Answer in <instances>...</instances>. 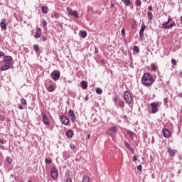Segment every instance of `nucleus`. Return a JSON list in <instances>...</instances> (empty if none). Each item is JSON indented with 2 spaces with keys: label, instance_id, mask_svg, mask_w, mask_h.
<instances>
[{
  "label": "nucleus",
  "instance_id": "f257e3e1",
  "mask_svg": "<svg viewBox=\"0 0 182 182\" xmlns=\"http://www.w3.org/2000/svg\"><path fill=\"white\" fill-rule=\"evenodd\" d=\"M141 83L144 86H151V85L154 83V80L151 75L148 73H145L141 77Z\"/></svg>",
  "mask_w": 182,
  "mask_h": 182
},
{
  "label": "nucleus",
  "instance_id": "f03ea898",
  "mask_svg": "<svg viewBox=\"0 0 182 182\" xmlns=\"http://www.w3.org/2000/svg\"><path fill=\"white\" fill-rule=\"evenodd\" d=\"M50 176L53 180H56V178H58V169H56V168L55 167L51 168Z\"/></svg>",
  "mask_w": 182,
  "mask_h": 182
},
{
  "label": "nucleus",
  "instance_id": "7ed1b4c3",
  "mask_svg": "<svg viewBox=\"0 0 182 182\" xmlns=\"http://www.w3.org/2000/svg\"><path fill=\"white\" fill-rule=\"evenodd\" d=\"M51 77L54 80H59V78L60 77V72L58 70H54L51 73Z\"/></svg>",
  "mask_w": 182,
  "mask_h": 182
},
{
  "label": "nucleus",
  "instance_id": "20e7f679",
  "mask_svg": "<svg viewBox=\"0 0 182 182\" xmlns=\"http://www.w3.org/2000/svg\"><path fill=\"white\" fill-rule=\"evenodd\" d=\"M124 97L125 102H127V103H128V104L132 103V95H130V92L129 91H126L124 92Z\"/></svg>",
  "mask_w": 182,
  "mask_h": 182
},
{
  "label": "nucleus",
  "instance_id": "39448f33",
  "mask_svg": "<svg viewBox=\"0 0 182 182\" xmlns=\"http://www.w3.org/2000/svg\"><path fill=\"white\" fill-rule=\"evenodd\" d=\"M67 12L71 16H75V18H79V14H77V11H72L70 8H67Z\"/></svg>",
  "mask_w": 182,
  "mask_h": 182
},
{
  "label": "nucleus",
  "instance_id": "423d86ee",
  "mask_svg": "<svg viewBox=\"0 0 182 182\" xmlns=\"http://www.w3.org/2000/svg\"><path fill=\"white\" fill-rule=\"evenodd\" d=\"M60 122L63 124H65V126H68V124H69L70 120H69V119L63 115H61L60 117Z\"/></svg>",
  "mask_w": 182,
  "mask_h": 182
},
{
  "label": "nucleus",
  "instance_id": "0eeeda50",
  "mask_svg": "<svg viewBox=\"0 0 182 182\" xmlns=\"http://www.w3.org/2000/svg\"><path fill=\"white\" fill-rule=\"evenodd\" d=\"M151 106L152 107V113H157V112H159V104L156 103V102H152L151 104Z\"/></svg>",
  "mask_w": 182,
  "mask_h": 182
},
{
  "label": "nucleus",
  "instance_id": "6e6552de",
  "mask_svg": "<svg viewBox=\"0 0 182 182\" xmlns=\"http://www.w3.org/2000/svg\"><path fill=\"white\" fill-rule=\"evenodd\" d=\"M144 31H146V25H144V23H142L139 31V38H143L144 36Z\"/></svg>",
  "mask_w": 182,
  "mask_h": 182
},
{
  "label": "nucleus",
  "instance_id": "1a4fd4ad",
  "mask_svg": "<svg viewBox=\"0 0 182 182\" xmlns=\"http://www.w3.org/2000/svg\"><path fill=\"white\" fill-rule=\"evenodd\" d=\"M163 134L166 139H168V137H170V136H171V133L170 132V131L166 128H164L163 129Z\"/></svg>",
  "mask_w": 182,
  "mask_h": 182
},
{
  "label": "nucleus",
  "instance_id": "9d476101",
  "mask_svg": "<svg viewBox=\"0 0 182 182\" xmlns=\"http://www.w3.org/2000/svg\"><path fill=\"white\" fill-rule=\"evenodd\" d=\"M43 116V122L46 126H48L49 124V119H48V117H46V114L45 113L41 114Z\"/></svg>",
  "mask_w": 182,
  "mask_h": 182
},
{
  "label": "nucleus",
  "instance_id": "9b49d317",
  "mask_svg": "<svg viewBox=\"0 0 182 182\" xmlns=\"http://www.w3.org/2000/svg\"><path fill=\"white\" fill-rule=\"evenodd\" d=\"M69 114L71 117V122H73V123L75 122V120H76V116L75 115V112H73V110L70 109Z\"/></svg>",
  "mask_w": 182,
  "mask_h": 182
},
{
  "label": "nucleus",
  "instance_id": "f8f14e48",
  "mask_svg": "<svg viewBox=\"0 0 182 182\" xmlns=\"http://www.w3.org/2000/svg\"><path fill=\"white\" fill-rule=\"evenodd\" d=\"M4 61L7 62L6 63L9 65H11V62H12V57L11 56H6L4 58Z\"/></svg>",
  "mask_w": 182,
  "mask_h": 182
},
{
  "label": "nucleus",
  "instance_id": "ddd939ff",
  "mask_svg": "<svg viewBox=\"0 0 182 182\" xmlns=\"http://www.w3.org/2000/svg\"><path fill=\"white\" fill-rule=\"evenodd\" d=\"M42 29L41 28H38L36 29V32L35 33V38H41V33H42Z\"/></svg>",
  "mask_w": 182,
  "mask_h": 182
},
{
  "label": "nucleus",
  "instance_id": "4468645a",
  "mask_svg": "<svg viewBox=\"0 0 182 182\" xmlns=\"http://www.w3.org/2000/svg\"><path fill=\"white\" fill-rule=\"evenodd\" d=\"M65 136H67V137L68 139H72V137H73V131L72 130H68L66 133H65Z\"/></svg>",
  "mask_w": 182,
  "mask_h": 182
},
{
  "label": "nucleus",
  "instance_id": "2eb2a0df",
  "mask_svg": "<svg viewBox=\"0 0 182 182\" xmlns=\"http://www.w3.org/2000/svg\"><path fill=\"white\" fill-rule=\"evenodd\" d=\"M10 68H11V64L6 63V65L1 67V70L4 72L5 70H8V69H10Z\"/></svg>",
  "mask_w": 182,
  "mask_h": 182
},
{
  "label": "nucleus",
  "instance_id": "dca6fc26",
  "mask_svg": "<svg viewBox=\"0 0 182 182\" xmlns=\"http://www.w3.org/2000/svg\"><path fill=\"white\" fill-rule=\"evenodd\" d=\"M0 26L1 29H6V23H5V20L2 19L0 23Z\"/></svg>",
  "mask_w": 182,
  "mask_h": 182
},
{
  "label": "nucleus",
  "instance_id": "f3484780",
  "mask_svg": "<svg viewBox=\"0 0 182 182\" xmlns=\"http://www.w3.org/2000/svg\"><path fill=\"white\" fill-rule=\"evenodd\" d=\"M168 153H169L172 157L176 156V152H174V150L171 149V148H168Z\"/></svg>",
  "mask_w": 182,
  "mask_h": 182
},
{
  "label": "nucleus",
  "instance_id": "a211bd4d",
  "mask_svg": "<svg viewBox=\"0 0 182 182\" xmlns=\"http://www.w3.org/2000/svg\"><path fill=\"white\" fill-rule=\"evenodd\" d=\"M127 134H128L129 136L132 139V140H133V139H134V136H136V133H134V132H132V131H129V132H127Z\"/></svg>",
  "mask_w": 182,
  "mask_h": 182
},
{
  "label": "nucleus",
  "instance_id": "6ab92c4d",
  "mask_svg": "<svg viewBox=\"0 0 182 182\" xmlns=\"http://www.w3.org/2000/svg\"><path fill=\"white\" fill-rule=\"evenodd\" d=\"M83 89H87V82L83 80L81 82Z\"/></svg>",
  "mask_w": 182,
  "mask_h": 182
},
{
  "label": "nucleus",
  "instance_id": "aec40b11",
  "mask_svg": "<svg viewBox=\"0 0 182 182\" xmlns=\"http://www.w3.org/2000/svg\"><path fill=\"white\" fill-rule=\"evenodd\" d=\"M82 182H90V178L87 176H85L82 178Z\"/></svg>",
  "mask_w": 182,
  "mask_h": 182
},
{
  "label": "nucleus",
  "instance_id": "412c9836",
  "mask_svg": "<svg viewBox=\"0 0 182 182\" xmlns=\"http://www.w3.org/2000/svg\"><path fill=\"white\" fill-rule=\"evenodd\" d=\"M126 6H130V0H122Z\"/></svg>",
  "mask_w": 182,
  "mask_h": 182
},
{
  "label": "nucleus",
  "instance_id": "4be33fe9",
  "mask_svg": "<svg viewBox=\"0 0 182 182\" xmlns=\"http://www.w3.org/2000/svg\"><path fill=\"white\" fill-rule=\"evenodd\" d=\"M41 11L43 14H48V7L46 6L41 7Z\"/></svg>",
  "mask_w": 182,
  "mask_h": 182
},
{
  "label": "nucleus",
  "instance_id": "5701e85b",
  "mask_svg": "<svg viewBox=\"0 0 182 182\" xmlns=\"http://www.w3.org/2000/svg\"><path fill=\"white\" fill-rule=\"evenodd\" d=\"M47 90H48V92H53V90H55V87H53V85H50L48 88Z\"/></svg>",
  "mask_w": 182,
  "mask_h": 182
},
{
  "label": "nucleus",
  "instance_id": "b1692460",
  "mask_svg": "<svg viewBox=\"0 0 182 182\" xmlns=\"http://www.w3.org/2000/svg\"><path fill=\"white\" fill-rule=\"evenodd\" d=\"M81 38H86L87 36V33L86 31H80Z\"/></svg>",
  "mask_w": 182,
  "mask_h": 182
},
{
  "label": "nucleus",
  "instance_id": "393cba45",
  "mask_svg": "<svg viewBox=\"0 0 182 182\" xmlns=\"http://www.w3.org/2000/svg\"><path fill=\"white\" fill-rule=\"evenodd\" d=\"M133 50H134V52H136V53H139V52H140V48H139V47H137L136 46H134L133 47Z\"/></svg>",
  "mask_w": 182,
  "mask_h": 182
},
{
  "label": "nucleus",
  "instance_id": "a878e982",
  "mask_svg": "<svg viewBox=\"0 0 182 182\" xmlns=\"http://www.w3.org/2000/svg\"><path fill=\"white\" fill-rule=\"evenodd\" d=\"M96 93L97 95H102V93H103V90H102V89H100V88H97L96 89Z\"/></svg>",
  "mask_w": 182,
  "mask_h": 182
},
{
  "label": "nucleus",
  "instance_id": "bb28decb",
  "mask_svg": "<svg viewBox=\"0 0 182 182\" xmlns=\"http://www.w3.org/2000/svg\"><path fill=\"white\" fill-rule=\"evenodd\" d=\"M124 145H125V147H127V149H129L130 150V149H132V146L127 143V141H124Z\"/></svg>",
  "mask_w": 182,
  "mask_h": 182
},
{
  "label": "nucleus",
  "instance_id": "cd10ccee",
  "mask_svg": "<svg viewBox=\"0 0 182 182\" xmlns=\"http://www.w3.org/2000/svg\"><path fill=\"white\" fill-rule=\"evenodd\" d=\"M33 49H34L35 52H38V50H39V45H38V44L34 45Z\"/></svg>",
  "mask_w": 182,
  "mask_h": 182
},
{
  "label": "nucleus",
  "instance_id": "c85d7f7f",
  "mask_svg": "<svg viewBox=\"0 0 182 182\" xmlns=\"http://www.w3.org/2000/svg\"><path fill=\"white\" fill-rule=\"evenodd\" d=\"M151 70H154V72L157 70V66H156V64H151Z\"/></svg>",
  "mask_w": 182,
  "mask_h": 182
},
{
  "label": "nucleus",
  "instance_id": "c756f323",
  "mask_svg": "<svg viewBox=\"0 0 182 182\" xmlns=\"http://www.w3.org/2000/svg\"><path fill=\"white\" fill-rule=\"evenodd\" d=\"M111 132H112L113 133H117V127H111Z\"/></svg>",
  "mask_w": 182,
  "mask_h": 182
},
{
  "label": "nucleus",
  "instance_id": "7c9ffc66",
  "mask_svg": "<svg viewBox=\"0 0 182 182\" xmlns=\"http://www.w3.org/2000/svg\"><path fill=\"white\" fill-rule=\"evenodd\" d=\"M163 28L164 29H168V23H167V22L164 23H163Z\"/></svg>",
  "mask_w": 182,
  "mask_h": 182
},
{
  "label": "nucleus",
  "instance_id": "2f4dec72",
  "mask_svg": "<svg viewBox=\"0 0 182 182\" xmlns=\"http://www.w3.org/2000/svg\"><path fill=\"white\" fill-rule=\"evenodd\" d=\"M119 107H122V108L124 107V102L120 101L119 102Z\"/></svg>",
  "mask_w": 182,
  "mask_h": 182
},
{
  "label": "nucleus",
  "instance_id": "473e14b6",
  "mask_svg": "<svg viewBox=\"0 0 182 182\" xmlns=\"http://www.w3.org/2000/svg\"><path fill=\"white\" fill-rule=\"evenodd\" d=\"M171 63H172V65H173V66L177 65V61L176 60V59H172L171 60Z\"/></svg>",
  "mask_w": 182,
  "mask_h": 182
},
{
  "label": "nucleus",
  "instance_id": "72a5a7b5",
  "mask_svg": "<svg viewBox=\"0 0 182 182\" xmlns=\"http://www.w3.org/2000/svg\"><path fill=\"white\" fill-rule=\"evenodd\" d=\"M148 18L150 20L153 19V14L148 12Z\"/></svg>",
  "mask_w": 182,
  "mask_h": 182
},
{
  "label": "nucleus",
  "instance_id": "f704fd0d",
  "mask_svg": "<svg viewBox=\"0 0 182 182\" xmlns=\"http://www.w3.org/2000/svg\"><path fill=\"white\" fill-rule=\"evenodd\" d=\"M173 26H176V23H172L169 24L168 29H171V28H173Z\"/></svg>",
  "mask_w": 182,
  "mask_h": 182
},
{
  "label": "nucleus",
  "instance_id": "c9c22d12",
  "mask_svg": "<svg viewBox=\"0 0 182 182\" xmlns=\"http://www.w3.org/2000/svg\"><path fill=\"white\" fill-rule=\"evenodd\" d=\"M45 161L46 164H50V163H52V160L48 159H46Z\"/></svg>",
  "mask_w": 182,
  "mask_h": 182
},
{
  "label": "nucleus",
  "instance_id": "e433bc0d",
  "mask_svg": "<svg viewBox=\"0 0 182 182\" xmlns=\"http://www.w3.org/2000/svg\"><path fill=\"white\" fill-rule=\"evenodd\" d=\"M121 33H122V36H125L126 30H124V28H122V31H121Z\"/></svg>",
  "mask_w": 182,
  "mask_h": 182
},
{
  "label": "nucleus",
  "instance_id": "4c0bfd02",
  "mask_svg": "<svg viewBox=\"0 0 182 182\" xmlns=\"http://www.w3.org/2000/svg\"><path fill=\"white\" fill-rule=\"evenodd\" d=\"M21 105H26V99H21Z\"/></svg>",
  "mask_w": 182,
  "mask_h": 182
},
{
  "label": "nucleus",
  "instance_id": "58836bf2",
  "mask_svg": "<svg viewBox=\"0 0 182 182\" xmlns=\"http://www.w3.org/2000/svg\"><path fill=\"white\" fill-rule=\"evenodd\" d=\"M137 170H139V171H141V170H143V166L141 165H138Z\"/></svg>",
  "mask_w": 182,
  "mask_h": 182
},
{
  "label": "nucleus",
  "instance_id": "ea45409f",
  "mask_svg": "<svg viewBox=\"0 0 182 182\" xmlns=\"http://www.w3.org/2000/svg\"><path fill=\"white\" fill-rule=\"evenodd\" d=\"M136 5H137V6H141V1L137 0L136 1Z\"/></svg>",
  "mask_w": 182,
  "mask_h": 182
},
{
  "label": "nucleus",
  "instance_id": "a19ab883",
  "mask_svg": "<svg viewBox=\"0 0 182 182\" xmlns=\"http://www.w3.org/2000/svg\"><path fill=\"white\" fill-rule=\"evenodd\" d=\"M6 160H7V163H9V164H11V163H12V159H11V157H7Z\"/></svg>",
  "mask_w": 182,
  "mask_h": 182
},
{
  "label": "nucleus",
  "instance_id": "79ce46f5",
  "mask_svg": "<svg viewBox=\"0 0 182 182\" xmlns=\"http://www.w3.org/2000/svg\"><path fill=\"white\" fill-rule=\"evenodd\" d=\"M54 18H55V19H59V18H60L59 14H54Z\"/></svg>",
  "mask_w": 182,
  "mask_h": 182
},
{
  "label": "nucleus",
  "instance_id": "37998d69",
  "mask_svg": "<svg viewBox=\"0 0 182 182\" xmlns=\"http://www.w3.org/2000/svg\"><path fill=\"white\" fill-rule=\"evenodd\" d=\"M2 56H5V53L2 51H0V58H2Z\"/></svg>",
  "mask_w": 182,
  "mask_h": 182
},
{
  "label": "nucleus",
  "instance_id": "c03bdc74",
  "mask_svg": "<svg viewBox=\"0 0 182 182\" xmlns=\"http://www.w3.org/2000/svg\"><path fill=\"white\" fill-rule=\"evenodd\" d=\"M137 161V156L134 155L133 157V161Z\"/></svg>",
  "mask_w": 182,
  "mask_h": 182
},
{
  "label": "nucleus",
  "instance_id": "a18cd8bd",
  "mask_svg": "<svg viewBox=\"0 0 182 182\" xmlns=\"http://www.w3.org/2000/svg\"><path fill=\"white\" fill-rule=\"evenodd\" d=\"M43 26H46V25H47L46 21H45V19H43Z\"/></svg>",
  "mask_w": 182,
  "mask_h": 182
},
{
  "label": "nucleus",
  "instance_id": "49530a36",
  "mask_svg": "<svg viewBox=\"0 0 182 182\" xmlns=\"http://www.w3.org/2000/svg\"><path fill=\"white\" fill-rule=\"evenodd\" d=\"M164 103L165 105H167V103H168V100H167V98H164Z\"/></svg>",
  "mask_w": 182,
  "mask_h": 182
},
{
  "label": "nucleus",
  "instance_id": "de8ad7c7",
  "mask_svg": "<svg viewBox=\"0 0 182 182\" xmlns=\"http://www.w3.org/2000/svg\"><path fill=\"white\" fill-rule=\"evenodd\" d=\"M65 182H72V178H68L65 180Z\"/></svg>",
  "mask_w": 182,
  "mask_h": 182
},
{
  "label": "nucleus",
  "instance_id": "09e8293b",
  "mask_svg": "<svg viewBox=\"0 0 182 182\" xmlns=\"http://www.w3.org/2000/svg\"><path fill=\"white\" fill-rule=\"evenodd\" d=\"M0 149L1 150H5V146H4L3 145L0 144Z\"/></svg>",
  "mask_w": 182,
  "mask_h": 182
},
{
  "label": "nucleus",
  "instance_id": "8fccbe9b",
  "mask_svg": "<svg viewBox=\"0 0 182 182\" xmlns=\"http://www.w3.org/2000/svg\"><path fill=\"white\" fill-rule=\"evenodd\" d=\"M70 149H72V150H73L75 146L74 144H71V145L70 146Z\"/></svg>",
  "mask_w": 182,
  "mask_h": 182
},
{
  "label": "nucleus",
  "instance_id": "3c124183",
  "mask_svg": "<svg viewBox=\"0 0 182 182\" xmlns=\"http://www.w3.org/2000/svg\"><path fill=\"white\" fill-rule=\"evenodd\" d=\"M1 144H5V141L0 139Z\"/></svg>",
  "mask_w": 182,
  "mask_h": 182
},
{
  "label": "nucleus",
  "instance_id": "603ef678",
  "mask_svg": "<svg viewBox=\"0 0 182 182\" xmlns=\"http://www.w3.org/2000/svg\"><path fill=\"white\" fill-rule=\"evenodd\" d=\"M18 109H20V110H22L23 109V106L19 105L18 106Z\"/></svg>",
  "mask_w": 182,
  "mask_h": 182
},
{
  "label": "nucleus",
  "instance_id": "864d4df0",
  "mask_svg": "<svg viewBox=\"0 0 182 182\" xmlns=\"http://www.w3.org/2000/svg\"><path fill=\"white\" fill-rule=\"evenodd\" d=\"M169 22H171V17H169L168 19V21H166V23H168Z\"/></svg>",
  "mask_w": 182,
  "mask_h": 182
},
{
  "label": "nucleus",
  "instance_id": "5fc2aeb1",
  "mask_svg": "<svg viewBox=\"0 0 182 182\" xmlns=\"http://www.w3.org/2000/svg\"><path fill=\"white\" fill-rule=\"evenodd\" d=\"M129 150L132 151V153L134 154V149L131 148Z\"/></svg>",
  "mask_w": 182,
  "mask_h": 182
},
{
  "label": "nucleus",
  "instance_id": "6e6d98bb",
  "mask_svg": "<svg viewBox=\"0 0 182 182\" xmlns=\"http://www.w3.org/2000/svg\"><path fill=\"white\" fill-rule=\"evenodd\" d=\"M148 10H149V11H153V7L149 6V7L148 8Z\"/></svg>",
  "mask_w": 182,
  "mask_h": 182
},
{
  "label": "nucleus",
  "instance_id": "4d7b16f0",
  "mask_svg": "<svg viewBox=\"0 0 182 182\" xmlns=\"http://www.w3.org/2000/svg\"><path fill=\"white\" fill-rule=\"evenodd\" d=\"M85 100H86V101L89 100V97L86 96L85 98Z\"/></svg>",
  "mask_w": 182,
  "mask_h": 182
},
{
  "label": "nucleus",
  "instance_id": "13d9d810",
  "mask_svg": "<svg viewBox=\"0 0 182 182\" xmlns=\"http://www.w3.org/2000/svg\"><path fill=\"white\" fill-rule=\"evenodd\" d=\"M43 41H46V37H43Z\"/></svg>",
  "mask_w": 182,
  "mask_h": 182
},
{
  "label": "nucleus",
  "instance_id": "bf43d9fd",
  "mask_svg": "<svg viewBox=\"0 0 182 182\" xmlns=\"http://www.w3.org/2000/svg\"><path fill=\"white\" fill-rule=\"evenodd\" d=\"M87 139H90V134L87 135Z\"/></svg>",
  "mask_w": 182,
  "mask_h": 182
},
{
  "label": "nucleus",
  "instance_id": "052dcab7",
  "mask_svg": "<svg viewBox=\"0 0 182 182\" xmlns=\"http://www.w3.org/2000/svg\"><path fill=\"white\" fill-rule=\"evenodd\" d=\"M124 119H127V116L124 115Z\"/></svg>",
  "mask_w": 182,
  "mask_h": 182
},
{
  "label": "nucleus",
  "instance_id": "680f3d73",
  "mask_svg": "<svg viewBox=\"0 0 182 182\" xmlns=\"http://www.w3.org/2000/svg\"><path fill=\"white\" fill-rule=\"evenodd\" d=\"M113 5H114L113 4H111L112 8H113Z\"/></svg>",
  "mask_w": 182,
  "mask_h": 182
},
{
  "label": "nucleus",
  "instance_id": "e2e57ef3",
  "mask_svg": "<svg viewBox=\"0 0 182 182\" xmlns=\"http://www.w3.org/2000/svg\"><path fill=\"white\" fill-rule=\"evenodd\" d=\"M114 100H115V102H117V98H114Z\"/></svg>",
  "mask_w": 182,
  "mask_h": 182
},
{
  "label": "nucleus",
  "instance_id": "0e129e2a",
  "mask_svg": "<svg viewBox=\"0 0 182 182\" xmlns=\"http://www.w3.org/2000/svg\"><path fill=\"white\" fill-rule=\"evenodd\" d=\"M28 182H32V181H29Z\"/></svg>",
  "mask_w": 182,
  "mask_h": 182
},
{
  "label": "nucleus",
  "instance_id": "69168bd1",
  "mask_svg": "<svg viewBox=\"0 0 182 182\" xmlns=\"http://www.w3.org/2000/svg\"><path fill=\"white\" fill-rule=\"evenodd\" d=\"M0 155H1V151H0Z\"/></svg>",
  "mask_w": 182,
  "mask_h": 182
}]
</instances>
